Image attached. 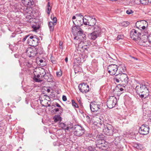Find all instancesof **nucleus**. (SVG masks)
Listing matches in <instances>:
<instances>
[{
    "label": "nucleus",
    "instance_id": "f257e3e1",
    "mask_svg": "<svg viewBox=\"0 0 151 151\" xmlns=\"http://www.w3.org/2000/svg\"><path fill=\"white\" fill-rule=\"evenodd\" d=\"M73 23L75 24V26H73L72 28V31L73 34L75 36L74 39H79L81 40H83L86 38V35L83 33L82 29L80 27V26L76 25L74 24L73 21Z\"/></svg>",
    "mask_w": 151,
    "mask_h": 151
},
{
    "label": "nucleus",
    "instance_id": "f03ea898",
    "mask_svg": "<svg viewBox=\"0 0 151 151\" xmlns=\"http://www.w3.org/2000/svg\"><path fill=\"white\" fill-rule=\"evenodd\" d=\"M148 87L147 86L143 84H140V86H136L135 88L136 92L141 98L145 99L149 96V91Z\"/></svg>",
    "mask_w": 151,
    "mask_h": 151
},
{
    "label": "nucleus",
    "instance_id": "7ed1b4c3",
    "mask_svg": "<svg viewBox=\"0 0 151 151\" xmlns=\"http://www.w3.org/2000/svg\"><path fill=\"white\" fill-rule=\"evenodd\" d=\"M103 132L104 134L108 136H112L114 137H116L115 139V142L117 139L118 137V133L116 129H114V127L111 124H107L104 126L103 129Z\"/></svg>",
    "mask_w": 151,
    "mask_h": 151
},
{
    "label": "nucleus",
    "instance_id": "20e7f679",
    "mask_svg": "<svg viewBox=\"0 0 151 151\" xmlns=\"http://www.w3.org/2000/svg\"><path fill=\"white\" fill-rule=\"evenodd\" d=\"M116 76L114 78V81L115 82H123L124 84L127 83L128 82V78L127 75L125 73H119L115 75Z\"/></svg>",
    "mask_w": 151,
    "mask_h": 151
},
{
    "label": "nucleus",
    "instance_id": "39448f33",
    "mask_svg": "<svg viewBox=\"0 0 151 151\" xmlns=\"http://www.w3.org/2000/svg\"><path fill=\"white\" fill-rule=\"evenodd\" d=\"M39 38L36 36L31 35L28 39L27 42L29 45L32 47H35L38 45Z\"/></svg>",
    "mask_w": 151,
    "mask_h": 151
},
{
    "label": "nucleus",
    "instance_id": "423d86ee",
    "mask_svg": "<svg viewBox=\"0 0 151 151\" xmlns=\"http://www.w3.org/2000/svg\"><path fill=\"white\" fill-rule=\"evenodd\" d=\"M73 128L74 134L75 135L80 136L83 135L84 133V129L79 125H75Z\"/></svg>",
    "mask_w": 151,
    "mask_h": 151
},
{
    "label": "nucleus",
    "instance_id": "0eeeda50",
    "mask_svg": "<svg viewBox=\"0 0 151 151\" xmlns=\"http://www.w3.org/2000/svg\"><path fill=\"white\" fill-rule=\"evenodd\" d=\"M117 99L113 96L110 97L106 102V105L108 108L111 109L114 107L117 104Z\"/></svg>",
    "mask_w": 151,
    "mask_h": 151
},
{
    "label": "nucleus",
    "instance_id": "6e6552de",
    "mask_svg": "<svg viewBox=\"0 0 151 151\" xmlns=\"http://www.w3.org/2000/svg\"><path fill=\"white\" fill-rule=\"evenodd\" d=\"M118 69L117 65L113 64L109 65L107 68L108 73L111 76L115 75Z\"/></svg>",
    "mask_w": 151,
    "mask_h": 151
},
{
    "label": "nucleus",
    "instance_id": "1a4fd4ad",
    "mask_svg": "<svg viewBox=\"0 0 151 151\" xmlns=\"http://www.w3.org/2000/svg\"><path fill=\"white\" fill-rule=\"evenodd\" d=\"M140 35L141 33L140 32L134 29H132L130 32L131 38L135 41L140 40L141 39L140 37Z\"/></svg>",
    "mask_w": 151,
    "mask_h": 151
},
{
    "label": "nucleus",
    "instance_id": "9d476101",
    "mask_svg": "<svg viewBox=\"0 0 151 151\" xmlns=\"http://www.w3.org/2000/svg\"><path fill=\"white\" fill-rule=\"evenodd\" d=\"M149 127L148 125L143 124L140 127L139 132L141 134L147 135L149 133Z\"/></svg>",
    "mask_w": 151,
    "mask_h": 151
},
{
    "label": "nucleus",
    "instance_id": "9b49d317",
    "mask_svg": "<svg viewBox=\"0 0 151 151\" xmlns=\"http://www.w3.org/2000/svg\"><path fill=\"white\" fill-rule=\"evenodd\" d=\"M78 88L79 91L83 93L88 92L89 90V86L87 83H85L79 84L78 86Z\"/></svg>",
    "mask_w": 151,
    "mask_h": 151
},
{
    "label": "nucleus",
    "instance_id": "f8f14e48",
    "mask_svg": "<svg viewBox=\"0 0 151 151\" xmlns=\"http://www.w3.org/2000/svg\"><path fill=\"white\" fill-rule=\"evenodd\" d=\"M26 53L29 57H34L35 56H37L36 48L34 47L28 48L27 49Z\"/></svg>",
    "mask_w": 151,
    "mask_h": 151
},
{
    "label": "nucleus",
    "instance_id": "ddd939ff",
    "mask_svg": "<svg viewBox=\"0 0 151 151\" xmlns=\"http://www.w3.org/2000/svg\"><path fill=\"white\" fill-rule=\"evenodd\" d=\"M96 20L94 16H89V19L87 20V25L94 27L96 25Z\"/></svg>",
    "mask_w": 151,
    "mask_h": 151
},
{
    "label": "nucleus",
    "instance_id": "4468645a",
    "mask_svg": "<svg viewBox=\"0 0 151 151\" xmlns=\"http://www.w3.org/2000/svg\"><path fill=\"white\" fill-rule=\"evenodd\" d=\"M100 105L96 104L91 102L90 104V108L92 111L95 112L97 111L100 108Z\"/></svg>",
    "mask_w": 151,
    "mask_h": 151
},
{
    "label": "nucleus",
    "instance_id": "2eb2a0df",
    "mask_svg": "<svg viewBox=\"0 0 151 151\" xmlns=\"http://www.w3.org/2000/svg\"><path fill=\"white\" fill-rule=\"evenodd\" d=\"M85 19L86 21V19L84 17L81 18H78L76 20L77 24L76 25L79 26H82L83 24L85 25H87V23L86 22H85Z\"/></svg>",
    "mask_w": 151,
    "mask_h": 151
},
{
    "label": "nucleus",
    "instance_id": "dca6fc26",
    "mask_svg": "<svg viewBox=\"0 0 151 151\" xmlns=\"http://www.w3.org/2000/svg\"><path fill=\"white\" fill-rule=\"evenodd\" d=\"M43 78L49 82H51L52 81V76L49 72L46 73V74L44 76Z\"/></svg>",
    "mask_w": 151,
    "mask_h": 151
},
{
    "label": "nucleus",
    "instance_id": "f3484780",
    "mask_svg": "<svg viewBox=\"0 0 151 151\" xmlns=\"http://www.w3.org/2000/svg\"><path fill=\"white\" fill-rule=\"evenodd\" d=\"M93 32L101 35L102 31L101 28L99 25H95L93 27Z\"/></svg>",
    "mask_w": 151,
    "mask_h": 151
},
{
    "label": "nucleus",
    "instance_id": "a211bd4d",
    "mask_svg": "<svg viewBox=\"0 0 151 151\" xmlns=\"http://www.w3.org/2000/svg\"><path fill=\"white\" fill-rule=\"evenodd\" d=\"M100 36L101 35H99L97 33H96L93 32L89 34L88 35L89 38L93 40H95L98 37H100Z\"/></svg>",
    "mask_w": 151,
    "mask_h": 151
},
{
    "label": "nucleus",
    "instance_id": "6ab92c4d",
    "mask_svg": "<svg viewBox=\"0 0 151 151\" xmlns=\"http://www.w3.org/2000/svg\"><path fill=\"white\" fill-rule=\"evenodd\" d=\"M42 78H41V76L39 73L38 74H37V75L34 74L33 79L34 81L36 82H41L42 81V80L41 79Z\"/></svg>",
    "mask_w": 151,
    "mask_h": 151
},
{
    "label": "nucleus",
    "instance_id": "aec40b11",
    "mask_svg": "<svg viewBox=\"0 0 151 151\" xmlns=\"http://www.w3.org/2000/svg\"><path fill=\"white\" fill-rule=\"evenodd\" d=\"M119 72L120 73H123L126 70V69L125 65L124 64H121L118 66Z\"/></svg>",
    "mask_w": 151,
    "mask_h": 151
},
{
    "label": "nucleus",
    "instance_id": "412c9836",
    "mask_svg": "<svg viewBox=\"0 0 151 151\" xmlns=\"http://www.w3.org/2000/svg\"><path fill=\"white\" fill-rule=\"evenodd\" d=\"M59 127H61L62 129L65 130H69L71 128L68 126V125L66 124L65 123H61L59 124Z\"/></svg>",
    "mask_w": 151,
    "mask_h": 151
},
{
    "label": "nucleus",
    "instance_id": "4be33fe9",
    "mask_svg": "<svg viewBox=\"0 0 151 151\" xmlns=\"http://www.w3.org/2000/svg\"><path fill=\"white\" fill-rule=\"evenodd\" d=\"M36 50V52L37 56L38 55V54L40 55L43 53V48L41 47H35Z\"/></svg>",
    "mask_w": 151,
    "mask_h": 151
},
{
    "label": "nucleus",
    "instance_id": "5701e85b",
    "mask_svg": "<svg viewBox=\"0 0 151 151\" xmlns=\"http://www.w3.org/2000/svg\"><path fill=\"white\" fill-rule=\"evenodd\" d=\"M81 43L79 44L77 48V50L78 53L80 54L85 52V50L83 48V47H82V46L81 45Z\"/></svg>",
    "mask_w": 151,
    "mask_h": 151
},
{
    "label": "nucleus",
    "instance_id": "b1692460",
    "mask_svg": "<svg viewBox=\"0 0 151 151\" xmlns=\"http://www.w3.org/2000/svg\"><path fill=\"white\" fill-rule=\"evenodd\" d=\"M133 146L138 150H141L142 148V146L141 145L137 143H134Z\"/></svg>",
    "mask_w": 151,
    "mask_h": 151
},
{
    "label": "nucleus",
    "instance_id": "393cba45",
    "mask_svg": "<svg viewBox=\"0 0 151 151\" xmlns=\"http://www.w3.org/2000/svg\"><path fill=\"white\" fill-rule=\"evenodd\" d=\"M46 72L45 71V70L42 68H41V69L40 70L39 73L41 76V78H43L45 74H46Z\"/></svg>",
    "mask_w": 151,
    "mask_h": 151
},
{
    "label": "nucleus",
    "instance_id": "a878e982",
    "mask_svg": "<svg viewBox=\"0 0 151 151\" xmlns=\"http://www.w3.org/2000/svg\"><path fill=\"white\" fill-rule=\"evenodd\" d=\"M54 25H55L52 22H49L48 26L50 32H52L53 31L54 28Z\"/></svg>",
    "mask_w": 151,
    "mask_h": 151
},
{
    "label": "nucleus",
    "instance_id": "bb28decb",
    "mask_svg": "<svg viewBox=\"0 0 151 151\" xmlns=\"http://www.w3.org/2000/svg\"><path fill=\"white\" fill-rule=\"evenodd\" d=\"M53 119L55 122H57L59 120H61V117L59 115H55L53 117Z\"/></svg>",
    "mask_w": 151,
    "mask_h": 151
},
{
    "label": "nucleus",
    "instance_id": "cd10ccee",
    "mask_svg": "<svg viewBox=\"0 0 151 151\" xmlns=\"http://www.w3.org/2000/svg\"><path fill=\"white\" fill-rule=\"evenodd\" d=\"M99 119L100 120V122L98 123L97 124L98 126L99 127H100L101 126H102L103 125L104 126V125H105L104 124V119L102 117H101V116L100 117V118H99Z\"/></svg>",
    "mask_w": 151,
    "mask_h": 151
},
{
    "label": "nucleus",
    "instance_id": "c85d7f7f",
    "mask_svg": "<svg viewBox=\"0 0 151 151\" xmlns=\"http://www.w3.org/2000/svg\"><path fill=\"white\" fill-rule=\"evenodd\" d=\"M25 1V4L31 6L33 4V0H24Z\"/></svg>",
    "mask_w": 151,
    "mask_h": 151
},
{
    "label": "nucleus",
    "instance_id": "c756f323",
    "mask_svg": "<svg viewBox=\"0 0 151 151\" xmlns=\"http://www.w3.org/2000/svg\"><path fill=\"white\" fill-rule=\"evenodd\" d=\"M121 25L124 27L128 26L129 24V22L127 21H124L121 24Z\"/></svg>",
    "mask_w": 151,
    "mask_h": 151
},
{
    "label": "nucleus",
    "instance_id": "7c9ffc66",
    "mask_svg": "<svg viewBox=\"0 0 151 151\" xmlns=\"http://www.w3.org/2000/svg\"><path fill=\"white\" fill-rule=\"evenodd\" d=\"M150 0H140V1L141 4L144 5L148 4Z\"/></svg>",
    "mask_w": 151,
    "mask_h": 151
},
{
    "label": "nucleus",
    "instance_id": "2f4dec72",
    "mask_svg": "<svg viewBox=\"0 0 151 151\" xmlns=\"http://www.w3.org/2000/svg\"><path fill=\"white\" fill-rule=\"evenodd\" d=\"M51 18L52 19L53 21V22H52L54 24V25H55L57 21V18L56 17H54L53 15V16L51 15Z\"/></svg>",
    "mask_w": 151,
    "mask_h": 151
},
{
    "label": "nucleus",
    "instance_id": "473e14b6",
    "mask_svg": "<svg viewBox=\"0 0 151 151\" xmlns=\"http://www.w3.org/2000/svg\"><path fill=\"white\" fill-rule=\"evenodd\" d=\"M88 45L87 46H82V47H83V48L85 50H87V49L91 45V42H88L87 43Z\"/></svg>",
    "mask_w": 151,
    "mask_h": 151
},
{
    "label": "nucleus",
    "instance_id": "72a5a7b5",
    "mask_svg": "<svg viewBox=\"0 0 151 151\" xmlns=\"http://www.w3.org/2000/svg\"><path fill=\"white\" fill-rule=\"evenodd\" d=\"M72 103L73 106L75 108H78V104L75 102V101L73 100H72Z\"/></svg>",
    "mask_w": 151,
    "mask_h": 151
},
{
    "label": "nucleus",
    "instance_id": "f704fd0d",
    "mask_svg": "<svg viewBox=\"0 0 151 151\" xmlns=\"http://www.w3.org/2000/svg\"><path fill=\"white\" fill-rule=\"evenodd\" d=\"M25 64L28 67H30L32 66V63L29 61L26 62Z\"/></svg>",
    "mask_w": 151,
    "mask_h": 151
},
{
    "label": "nucleus",
    "instance_id": "c9c22d12",
    "mask_svg": "<svg viewBox=\"0 0 151 151\" xmlns=\"http://www.w3.org/2000/svg\"><path fill=\"white\" fill-rule=\"evenodd\" d=\"M50 59L52 63L53 64H55L57 63V61L56 60V59L54 57L52 56L50 57Z\"/></svg>",
    "mask_w": 151,
    "mask_h": 151
},
{
    "label": "nucleus",
    "instance_id": "e433bc0d",
    "mask_svg": "<svg viewBox=\"0 0 151 151\" xmlns=\"http://www.w3.org/2000/svg\"><path fill=\"white\" fill-rule=\"evenodd\" d=\"M143 21H137V22H136V27L137 28H138L139 29V28H140V27H141V26L140 24H142V22H143Z\"/></svg>",
    "mask_w": 151,
    "mask_h": 151
},
{
    "label": "nucleus",
    "instance_id": "4c0bfd02",
    "mask_svg": "<svg viewBox=\"0 0 151 151\" xmlns=\"http://www.w3.org/2000/svg\"><path fill=\"white\" fill-rule=\"evenodd\" d=\"M124 37L123 35H119L117 37V40H119L120 39H123L124 38Z\"/></svg>",
    "mask_w": 151,
    "mask_h": 151
},
{
    "label": "nucleus",
    "instance_id": "58836bf2",
    "mask_svg": "<svg viewBox=\"0 0 151 151\" xmlns=\"http://www.w3.org/2000/svg\"><path fill=\"white\" fill-rule=\"evenodd\" d=\"M102 142H104V141L101 140H99L96 141V145H101Z\"/></svg>",
    "mask_w": 151,
    "mask_h": 151
},
{
    "label": "nucleus",
    "instance_id": "ea45409f",
    "mask_svg": "<svg viewBox=\"0 0 151 151\" xmlns=\"http://www.w3.org/2000/svg\"><path fill=\"white\" fill-rule=\"evenodd\" d=\"M126 13L128 14H130L133 13V11L131 9H128L126 12Z\"/></svg>",
    "mask_w": 151,
    "mask_h": 151
},
{
    "label": "nucleus",
    "instance_id": "a19ab883",
    "mask_svg": "<svg viewBox=\"0 0 151 151\" xmlns=\"http://www.w3.org/2000/svg\"><path fill=\"white\" fill-rule=\"evenodd\" d=\"M56 75L57 76L60 77L61 76L62 74V72L61 70L57 72L56 73Z\"/></svg>",
    "mask_w": 151,
    "mask_h": 151
},
{
    "label": "nucleus",
    "instance_id": "79ce46f5",
    "mask_svg": "<svg viewBox=\"0 0 151 151\" xmlns=\"http://www.w3.org/2000/svg\"><path fill=\"white\" fill-rule=\"evenodd\" d=\"M86 119L87 122L88 123H90L91 122V119L88 115L86 116Z\"/></svg>",
    "mask_w": 151,
    "mask_h": 151
},
{
    "label": "nucleus",
    "instance_id": "37998d69",
    "mask_svg": "<svg viewBox=\"0 0 151 151\" xmlns=\"http://www.w3.org/2000/svg\"><path fill=\"white\" fill-rule=\"evenodd\" d=\"M32 28L34 29V31H36V30L40 28V26H36L33 25L32 26Z\"/></svg>",
    "mask_w": 151,
    "mask_h": 151
},
{
    "label": "nucleus",
    "instance_id": "c03bdc74",
    "mask_svg": "<svg viewBox=\"0 0 151 151\" xmlns=\"http://www.w3.org/2000/svg\"><path fill=\"white\" fill-rule=\"evenodd\" d=\"M76 16L78 17V18H81L83 17V16L82 15L81 13L76 14Z\"/></svg>",
    "mask_w": 151,
    "mask_h": 151
},
{
    "label": "nucleus",
    "instance_id": "a18cd8bd",
    "mask_svg": "<svg viewBox=\"0 0 151 151\" xmlns=\"http://www.w3.org/2000/svg\"><path fill=\"white\" fill-rule=\"evenodd\" d=\"M30 35H27L25 36L22 39V41L24 42L26 39H27V38H29V37H30Z\"/></svg>",
    "mask_w": 151,
    "mask_h": 151
},
{
    "label": "nucleus",
    "instance_id": "49530a36",
    "mask_svg": "<svg viewBox=\"0 0 151 151\" xmlns=\"http://www.w3.org/2000/svg\"><path fill=\"white\" fill-rule=\"evenodd\" d=\"M51 8H52V7H47V13L48 14H50Z\"/></svg>",
    "mask_w": 151,
    "mask_h": 151
},
{
    "label": "nucleus",
    "instance_id": "de8ad7c7",
    "mask_svg": "<svg viewBox=\"0 0 151 151\" xmlns=\"http://www.w3.org/2000/svg\"><path fill=\"white\" fill-rule=\"evenodd\" d=\"M88 149L90 151H94V148L92 147V146H89Z\"/></svg>",
    "mask_w": 151,
    "mask_h": 151
},
{
    "label": "nucleus",
    "instance_id": "09e8293b",
    "mask_svg": "<svg viewBox=\"0 0 151 151\" xmlns=\"http://www.w3.org/2000/svg\"><path fill=\"white\" fill-rule=\"evenodd\" d=\"M59 109L58 108H55L52 111V113H55L59 111Z\"/></svg>",
    "mask_w": 151,
    "mask_h": 151
},
{
    "label": "nucleus",
    "instance_id": "8fccbe9b",
    "mask_svg": "<svg viewBox=\"0 0 151 151\" xmlns=\"http://www.w3.org/2000/svg\"><path fill=\"white\" fill-rule=\"evenodd\" d=\"M86 136L90 138H91L93 137V135L91 134L88 133L87 134Z\"/></svg>",
    "mask_w": 151,
    "mask_h": 151
},
{
    "label": "nucleus",
    "instance_id": "3c124183",
    "mask_svg": "<svg viewBox=\"0 0 151 151\" xmlns=\"http://www.w3.org/2000/svg\"><path fill=\"white\" fill-rule=\"evenodd\" d=\"M96 147L98 148H99V149H103V148H102V146L101 145H96Z\"/></svg>",
    "mask_w": 151,
    "mask_h": 151
},
{
    "label": "nucleus",
    "instance_id": "603ef678",
    "mask_svg": "<svg viewBox=\"0 0 151 151\" xmlns=\"http://www.w3.org/2000/svg\"><path fill=\"white\" fill-rule=\"evenodd\" d=\"M62 99L63 101H66L67 100V98L66 96L63 95L62 97Z\"/></svg>",
    "mask_w": 151,
    "mask_h": 151
},
{
    "label": "nucleus",
    "instance_id": "864d4df0",
    "mask_svg": "<svg viewBox=\"0 0 151 151\" xmlns=\"http://www.w3.org/2000/svg\"><path fill=\"white\" fill-rule=\"evenodd\" d=\"M59 109V111L60 113V114L62 113L63 110V109L61 107V108H60Z\"/></svg>",
    "mask_w": 151,
    "mask_h": 151
},
{
    "label": "nucleus",
    "instance_id": "5fc2aeb1",
    "mask_svg": "<svg viewBox=\"0 0 151 151\" xmlns=\"http://www.w3.org/2000/svg\"><path fill=\"white\" fill-rule=\"evenodd\" d=\"M89 41H85V42H83V46H87L88 45V44H87V43H88V42H89Z\"/></svg>",
    "mask_w": 151,
    "mask_h": 151
},
{
    "label": "nucleus",
    "instance_id": "6e6d98bb",
    "mask_svg": "<svg viewBox=\"0 0 151 151\" xmlns=\"http://www.w3.org/2000/svg\"><path fill=\"white\" fill-rule=\"evenodd\" d=\"M63 42H60L59 45H60V49H63Z\"/></svg>",
    "mask_w": 151,
    "mask_h": 151
},
{
    "label": "nucleus",
    "instance_id": "4d7b16f0",
    "mask_svg": "<svg viewBox=\"0 0 151 151\" xmlns=\"http://www.w3.org/2000/svg\"><path fill=\"white\" fill-rule=\"evenodd\" d=\"M55 105L57 107H58L59 108H61V106L58 103L56 102Z\"/></svg>",
    "mask_w": 151,
    "mask_h": 151
},
{
    "label": "nucleus",
    "instance_id": "13d9d810",
    "mask_svg": "<svg viewBox=\"0 0 151 151\" xmlns=\"http://www.w3.org/2000/svg\"><path fill=\"white\" fill-rule=\"evenodd\" d=\"M101 145L102 146V148L105 147V144L104 142H102V143L101 144Z\"/></svg>",
    "mask_w": 151,
    "mask_h": 151
},
{
    "label": "nucleus",
    "instance_id": "bf43d9fd",
    "mask_svg": "<svg viewBox=\"0 0 151 151\" xmlns=\"http://www.w3.org/2000/svg\"><path fill=\"white\" fill-rule=\"evenodd\" d=\"M146 27L145 26H141V27H140L139 29L140 28H142V29H145Z\"/></svg>",
    "mask_w": 151,
    "mask_h": 151
},
{
    "label": "nucleus",
    "instance_id": "052dcab7",
    "mask_svg": "<svg viewBox=\"0 0 151 151\" xmlns=\"http://www.w3.org/2000/svg\"><path fill=\"white\" fill-rule=\"evenodd\" d=\"M119 88V90L121 91H123L124 90V89L122 88Z\"/></svg>",
    "mask_w": 151,
    "mask_h": 151
},
{
    "label": "nucleus",
    "instance_id": "680f3d73",
    "mask_svg": "<svg viewBox=\"0 0 151 151\" xmlns=\"http://www.w3.org/2000/svg\"><path fill=\"white\" fill-rule=\"evenodd\" d=\"M47 7H51L50 5L49 2H48L47 4Z\"/></svg>",
    "mask_w": 151,
    "mask_h": 151
},
{
    "label": "nucleus",
    "instance_id": "e2e57ef3",
    "mask_svg": "<svg viewBox=\"0 0 151 151\" xmlns=\"http://www.w3.org/2000/svg\"><path fill=\"white\" fill-rule=\"evenodd\" d=\"M123 86V87H124V86L122 85H121L120 84H119V85H118L117 86V87H118V88H119L120 87V86Z\"/></svg>",
    "mask_w": 151,
    "mask_h": 151
},
{
    "label": "nucleus",
    "instance_id": "0e129e2a",
    "mask_svg": "<svg viewBox=\"0 0 151 151\" xmlns=\"http://www.w3.org/2000/svg\"><path fill=\"white\" fill-rule=\"evenodd\" d=\"M123 86V87H124V86L122 85H121L120 84H119V85H118L117 86V87H118V88H119L120 87V86Z\"/></svg>",
    "mask_w": 151,
    "mask_h": 151
},
{
    "label": "nucleus",
    "instance_id": "69168bd1",
    "mask_svg": "<svg viewBox=\"0 0 151 151\" xmlns=\"http://www.w3.org/2000/svg\"><path fill=\"white\" fill-rule=\"evenodd\" d=\"M68 58L67 57H66L65 59V61L66 62H68Z\"/></svg>",
    "mask_w": 151,
    "mask_h": 151
},
{
    "label": "nucleus",
    "instance_id": "338daca9",
    "mask_svg": "<svg viewBox=\"0 0 151 151\" xmlns=\"http://www.w3.org/2000/svg\"><path fill=\"white\" fill-rule=\"evenodd\" d=\"M14 56L15 58H17L18 57V55L17 54H15L14 55Z\"/></svg>",
    "mask_w": 151,
    "mask_h": 151
},
{
    "label": "nucleus",
    "instance_id": "774afa93",
    "mask_svg": "<svg viewBox=\"0 0 151 151\" xmlns=\"http://www.w3.org/2000/svg\"><path fill=\"white\" fill-rule=\"evenodd\" d=\"M76 19V17L75 16H73L72 17V19Z\"/></svg>",
    "mask_w": 151,
    "mask_h": 151
}]
</instances>
